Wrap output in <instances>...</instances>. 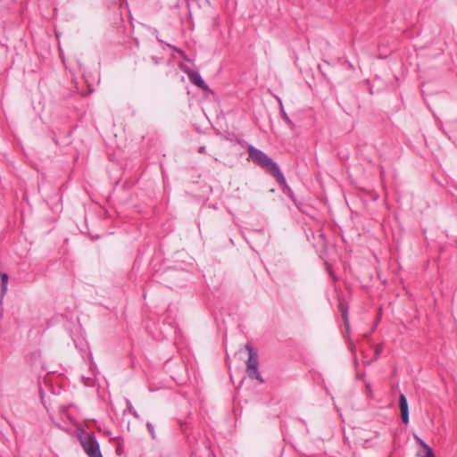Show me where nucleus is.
Segmentation results:
<instances>
[{
    "label": "nucleus",
    "mask_w": 457,
    "mask_h": 457,
    "mask_svg": "<svg viewBox=\"0 0 457 457\" xmlns=\"http://www.w3.org/2000/svg\"><path fill=\"white\" fill-rule=\"evenodd\" d=\"M349 341H351V340L349 339ZM350 347H351V348H352V350H353V349L355 347V345H354L352 342H350Z\"/></svg>",
    "instance_id": "obj_23"
},
{
    "label": "nucleus",
    "mask_w": 457,
    "mask_h": 457,
    "mask_svg": "<svg viewBox=\"0 0 457 457\" xmlns=\"http://www.w3.org/2000/svg\"><path fill=\"white\" fill-rule=\"evenodd\" d=\"M248 160L263 169L268 174L271 175L279 166L270 156L262 150L249 145L247 147Z\"/></svg>",
    "instance_id": "obj_1"
},
{
    "label": "nucleus",
    "mask_w": 457,
    "mask_h": 457,
    "mask_svg": "<svg viewBox=\"0 0 457 457\" xmlns=\"http://www.w3.org/2000/svg\"><path fill=\"white\" fill-rule=\"evenodd\" d=\"M122 451H123V450H122V447H121L120 444H118V446H117V449H116V453H117L118 454H121V453H122Z\"/></svg>",
    "instance_id": "obj_15"
},
{
    "label": "nucleus",
    "mask_w": 457,
    "mask_h": 457,
    "mask_svg": "<svg viewBox=\"0 0 457 457\" xmlns=\"http://www.w3.org/2000/svg\"><path fill=\"white\" fill-rule=\"evenodd\" d=\"M270 176L276 179V181L281 187L283 192L289 191L290 187L287 185L280 168L275 170Z\"/></svg>",
    "instance_id": "obj_8"
},
{
    "label": "nucleus",
    "mask_w": 457,
    "mask_h": 457,
    "mask_svg": "<svg viewBox=\"0 0 457 457\" xmlns=\"http://www.w3.org/2000/svg\"><path fill=\"white\" fill-rule=\"evenodd\" d=\"M424 446H425V447L427 448V450H428V451H427V454H426V456H425V457H435V455H434V453H433V452H432L431 448H430L428 445H425V444H424Z\"/></svg>",
    "instance_id": "obj_13"
},
{
    "label": "nucleus",
    "mask_w": 457,
    "mask_h": 457,
    "mask_svg": "<svg viewBox=\"0 0 457 457\" xmlns=\"http://www.w3.org/2000/svg\"><path fill=\"white\" fill-rule=\"evenodd\" d=\"M288 198H290L291 201L294 202V204H295V206L300 209L299 205H298V203H297V200L295 198V195L293 192V190L291 189V187H289V191H286V192H283Z\"/></svg>",
    "instance_id": "obj_11"
},
{
    "label": "nucleus",
    "mask_w": 457,
    "mask_h": 457,
    "mask_svg": "<svg viewBox=\"0 0 457 457\" xmlns=\"http://www.w3.org/2000/svg\"><path fill=\"white\" fill-rule=\"evenodd\" d=\"M152 59H153V61L154 62L155 64L159 63V62H158L156 57L153 56Z\"/></svg>",
    "instance_id": "obj_20"
},
{
    "label": "nucleus",
    "mask_w": 457,
    "mask_h": 457,
    "mask_svg": "<svg viewBox=\"0 0 457 457\" xmlns=\"http://www.w3.org/2000/svg\"><path fill=\"white\" fill-rule=\"evenodd\" d=\"M381 351H382L381 347H377L375 353H376L377 355H378L381 353Z\"/></svg>",
    "instance_id": "obj_18"
},
{
    "label": "nucleus",
    "mask_w": 457,
    "mask_h": 457,
    "mask_svg": "<svg viewBox=\"0 0 457 457\" xmlns=\"http://www.w3.org/2000/svg\"><path fill=\"white\" fill-rule=\"evenodd\" d=\"M198 153L199 154H205V146L204 145H202L198 148Z\"/></svg>",
    "instance_id": "obj_17"
},
{
    "label": "nucleus",
    "mask_w": 457,
    "mask_h": 457,
    "mask_svg": "<svg viewBox=\"0 0 457 457\" xmlns=\"http://www.w3.org/2000/svg\"><path fill=\"white\" fill-rule=\"evenodd\" d=\"M152 436V438H155L154 430H149Z\"/></svg>",
    "instance_id": "obj_21"
},
{
    "label": "nucleus",
    "mask_w": 457,
    "mask_h": 457,
    "mask_svg": "<svg viewBox=\"0 0 457 457\" xmlns=\"http://www.w3.org/2000/svg\"><path fill=\"white\" fill-rule=\"evenodd\" d=\"M245 347L248 353V359L246 361V372L248 377L251 379H257L261 383H264L258 370L259 357L257 351L250 344H246Z\"/></svg>",
    "instance_id": "obj_3"
},
{
    "label": "nucleus",
    "mask_w": 457,
    "mask_h": 457,
    "mask_svg": "<svg viewBox=\"0 0 457 457\" xmlns=\"http://www.w3.org/2000/svg\"><path fill=\"white\" fill-rule=\"evenodd\" d=\"M179 56L186 62H191V59L188 58V56L184 51H179Z\"/></svg>",
    "instance_id": "obj_12"
},
{
    "label": "nucleus",
    "mask_w": 457,
    "mask_h": 457,
    "mask_svg": "<svg viewBox=\"0 0 457 457\" xmlns=\"http://www.w3.org/2000/svg\"><path fill=\"white\" fill-rule=\"evenodd\" d=\"M179 68L181 71L186 73L190 80L191 83H193L195 86L199 87L200 89L204 91H209L210 88L208 85L205 83V81L201 77L200 73L198 71H195L192 69H190L187 65L180 63Z\"/></svg>",
    "instance_id": "obj_4"
},
{
    "label": "nucleus",
    "mask_w": 457,
    "mask_h": 457,
    "mask_svg": "<svg viewBox=\"0 0 457 457\" xmlns=\"http://www.w3.org/2000/svg\"><path fill=\"white\" fill-rule=\"evenodd\" d=\"M61 419L64 422V424H69L71 426H75L76 428L81 429L89 428L90 425L87 423V420H84L85 424H82L81 422L78 421L71 413H69L67 411H63L61 412Z\"/></svg>",
    "instance_id": "obj_5"
},
{
    "label": "nucleus",
    "mask_w": 457,
    "mask_h": 457,
    "mask_svg": "<svg viewBox=\"0 0 457 457\" xmlns=\"http://www.w3.org/2000/svg\"><path fill=\"white\" fill-rule=\"evenodd\" d=\"M129 414L133 415L134 418H137V413L131 405L129 406Z\"/></svg>",
    "instance_id": "obj_14"
},
{
    "label": "nucleus",
    "mask_w": 457,
    "mask_h": 457,
    "mask_svg": "<svg viewBox=\"0 0 457 457\" xmlns=\"http://www.w3.org/2000/svg\"><path fill=\"white\" fill-rule=\"evenodd\" d=\"M57 426H58L59 428H63L62 426L60 425V424H57Z\"/></svg>",
    "instance_id": "obj_25"
},
{
    "label": "nucleus",
    "mask_w": 457,
    "mask_h": 457,
    "mask_svg": "<svg viewBox=\"0 0 457 457\" xmlns=\"http://www.w3.org/2000/svg\"><path fill=\"white\" fill-rule=\"evenodd\" d=\"M338 302H339L338 303V309H339V311L341 312V317H342V320L344 321V326H345V334L347 335V337H349L350 323H349V319H348V306L341 299H339Z\"/></svg>",
    "instance_id": "obj_7"
},
{
    "label": "nucleus",
    "mask_w": 457,
    "mask_h": 457,
    "mask_svg": "<svg viewBox=\"0 0 457 457\" xmlns=\"http://www.w3.org/2000/svg\"><path fill=\"white\" fill-rule=\"evenodd\" d=\"M399 408L401 420L404 425H407L409 423V406L407 398L403 394H400L399 395Z\"/></svg>",
    "instance_id": "obj_6"
},
{
    "label": "nucleus",
    "mask_w": 457,
    "mask_h": 457,
    "mask_svg": "<svg viewBox=\"0 0 457 457\" xmlns=\"http://www.w3.org/2000/svg\"><path fill=\"white\" fill-rule=\"evenodd\" d=\"M281 117L284 120V121L290 126L291 128H294L295 124L288 117L287 113L285 112L284 107L281 105Z\"/></svg>",
    "instance_id": "obj_10"
},
{
    "label": "nucleus",
    "mask_w": 457,
    "mask_h": 457,
    "mask_svg": "<svg viewBox=\"0 0 457 457\" xmlns=\"http://www.w3.org/2000/svg\"><path fill=\"white\" fill-rule=\"evenodd\" d=\"M8 280V274L0 271V304H2L3 299L6 294Z\"/></svg>",
    "instance_id": "obj_9"
},
{
    "label": "nucleus",
    "mask_w": 457,
    "mask_h": 457,
    "mask_svg": "<svg viewBox=\"0 0 457 457\" xmlns=\"http://www.w3.org/2000/svg\"><path fill=\"white\" fill-rule=\"evenodd\" d=\"M168 46H169V47H170V48H172V49H173L175 52H177L179 54V51H182L181 49H179V48H178V47H176V46H174L169 45V44H168Z\"/></svg>",
    "instance_id": "obj_16"
},
{
    "label": "nucleus",
    "mask_w": 457,
    "mask_h": 457,
    "mask_svg": "<svg viewBox=\"0 0 457 457\" xmlns=\"http://www.w3.org/2000/svg\"><path fill=\"white\" fill-rule=\"evenodd\" d=\"M146 428H153V426L150 422L146 423Z\"/></svg>",
    "instance_id": "obj_22"
},
{
    "label": "nucleus",
    "mask_w": 457,
    "mask_h": 457,
    "mask_svg": "<svg viewBox=\"0 0 457 457\" xmlns=\"http://www.w3.org/2000/svg\"><path fill=\"white\" fill-rule=\"evenodd\" d=\"M129 427H130V425H129V421H128V424H127V429H129Z\"/></svg>",
    "instance_id": "obj_24"
},
{
    "label": "nucleus",
    "mask_w": 457,
    "mask_h": 457,
    "mask_svg": "<svg viewBox=\"0 0 457 457\" xmlns=\"http://www.w3.org/2000/svg\"><path fill=\"white\" fill-rule=\"evenodd\" d=\"M77 438L88 457H103L96 436L87 430H79Z\"/></svg>",
    "instance_id": "obj_2"
},
{
    "label": "nucleus",
    "mask_w": 457,
    "mask_h": 457,
    "mask_svg": "<svg viewBox=\"0 0 457 457\" xmlns=\"http://www.w3.org/2000/svg\"><path fill=\"white\" fill-rule=\"evenodd\" d=\"M92 422L94 423V425H95L96 428H97V429H100V428H100V426H97V425H96V420H92Z\"/></svg>",
    "instance_id": "obj_19"
}]
</instances>
